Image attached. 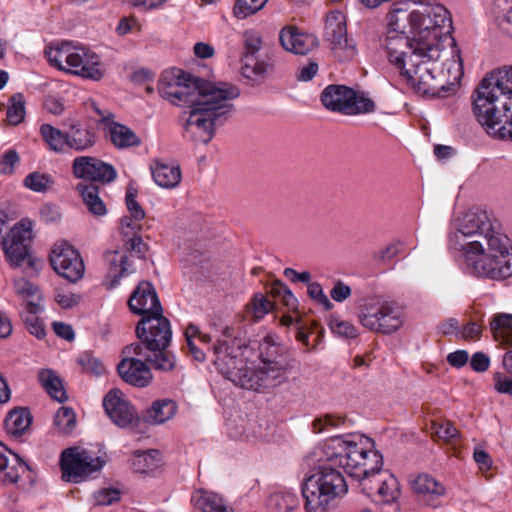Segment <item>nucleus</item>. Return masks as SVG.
Wrapping results in <instances>:
<instances>
[{"label": "nucleus", "mask_w": 512, "mask_h": 512, "mask_svg": "<svg viewBox=\"0 0 512 512\" xmlns=\"http://www.w3.org/2000/svg\"><path fill=\"white\" fill-rule=\"evenodd\" d=\"M158 92L163 99L177 106L189 107L184 130L194 142L208 144L215 135V127L228 121L236 108L232 100L240 96V89L227 82L214 83L172 68L162 73Z\"/></svg>", "instance_id": "f257e3e1"}, {"label": "nucleus", "mask_w": 512, "mask_h": 512, "mask_svg": "<svg viewBox=\"0 0 512 512\" xmlns=\"http://www.w3.org/2000/svg\"><path fill=\"white\" fill-rule=\"evenodd\" d=\"M449 244L462 251L468 272L502 281L512 276V245L501 223L487 211L468 210L456 220Z\"/></svg>", "instance_id": "f03ea898"}, {"label": "nucleus", "mask_w": 512, "mask_h": 512, "mask_svg": "<svg viewBox=\"0 0 512 512\" xmlns=\"http://www.w3.org/2000/svg\"><path fill=\"white\" fill-rule=\"evenodd\" d=\"M431 5L423 10H414L410 16L412 40L405 35L389 36L387 52L389 61L395 65L418 92L432 97H443L454 92L455 85L444 84L434 76L435 65L441 56L439 40H434V22L430 14Z\"/></svg>", "instance_id": "7ed1b4c3"}, {"label": "nucleus", "mask_w": 512, "mask_h": 512, "mask_svg": "<svg viewBox=\"0 0 512 512\" xmlns=\"http://www.w3.org/2000/svg\"><path fill=\"white\" fill-rule=\"evenodd\" d=\"M222 335L224 339L213 346V363L225 378L241 388L257 392H266L287 382L288 370L262 364L257 368L247 366L249 341L240 329L226 327Z\"/></svg>", "instance_id": "20e7f679"}, {"label": "nucleus", "mask_w": 512, "mask_h": 512, "mask_svg": "<svg viewBox=\"0 0 512 512\" xmlns=\"http://www.w3.org/2000/svg\"><path fill=\"white\" fill-rule=\"evenodd\" d=\"M473 112L485 131L512 140V66L487 74L472 95Z\"/></svg>", "instance_id": "39448f33"}, {"label": "nucleus", "mask_w": 512, "mask_h": 512, "mask_svg": "<svg viewBox=\"0 0 512 512\" xmlns=\"http://www.w3.org/2000/svg\"><path fill=\"white\" fill-rule=\"evenodd\" d=\"M137 342L122 349V360L117 365L120 377L126 383L144 388L152 379L149 365L155 370L172 372L177 367L175 355L168 350L171 339L136 335Z\"/></svg>", "instance_id": "423d86ee"}, {"label": "nucleus", "mask_w": 512, "mask_h": 512, "mask_svg": "<svg viewBox=\"0 0 512 512\" xmlns=\"http://www.w3.org/2000/svg\"><path fill=\"white\" fill-rule=\"evenodd\" d=\"M333 466L335 464L329 462L321 465L303 479L301 492L307 512H328L334 500L347 494L345 478Z\"/></svg>", "instance_id": "0eeeda50"}, {"label": "nucleus", "mask_w": 512, "mask_h": 512, "mask_svg": "<svg viewBox=\"0 0 512 512\" xmlns=\"http://www.w3.org/2000/svg\"><path fill=\"white\" fill-rule=\"evenodd\" d=\"M132 313L141 315L135 329L136 335L172 338L169 320L163 316V309L155 288L149 281H141L128 300Z\"/></svg>", "instance_id": "6e6552de"}, {"label": "nucleus", "mask_w": 512, "mask_h": 512, "mask_svg": "<svg viewBox=\"0 0 512 512\" xmlns=\"http://www.w3.org/2000/svg\"><path fill=\"white\" fill-rule=\"evenodd\" d=\"M374 443L368 437H360L359 441L345 440L342 436H333L326 440L324 453L327 462L342 467L345 472L354 478L361 462L365 460L367 452L373 448Z\"/></svg>", "instance_id": "1a4fd4ad"}, {"label": "nucleus", "mask_w": 512, "mask_h": 512, "mask_svg": "<svg viewBox=\"0 0 512 512\" xmlns=\"http://www.w3.org/2000/svg\"><path fill=\"white\" fill-rule=\"evenodd\" d=\"M323 106L332 112L354 116L375 111L374 101L346 85L331 84L321 93Z\"/></svg>", "instance_id": "9d476101"}, {"label": "nucleus", "mask_w": 512, "mask_h": 512, "mask_svg": "<svg viewBox=\"0 0 512 512\" xmlns=\"http://www.w3.org/2000/svg\"><path fill=\"white\" fill-rule=\"evenodd\" d=\"M243 48L241 74L252 86H259L273 73L274 60L269 56L266 59H258L257 53L262 48V37L254 30H246L243 33Z\"/></svg>", "instance_id": "9b49d317"}, {"label": "nucleus", "mask_w": 512, "mask_h": 512, "mask_svg": "<svg viewBox=\"0 0 512 512\" xmlns=\"http://www.w3.org/2000/svg\"><path fill=\"white\" fill-rule=\"evenodd\" d=\"M358 319L370 331L392 334L403 325V311L389 302L365 303L360 307Z\"/></svg>", "instance_id": "f8f14e48"}, {"label": "nucleus", "mask_w": 512, "mask_h": 512, "mask_svg": "<svg viewBox=\"0 0 512 512\" xmlns=\"http://www.w3.org/2000/svg\"><path fill=\"white\" fill-rule=\"evenodd\" d=\"M105 461L101 457H93L91 452L78 447H70L62 451L60 467L62 479L67 482L79 483L94 472L102 469Z\"/></svg>", "instance_id": "ddd939ff"}, {"label": "nucleus", "mask_w": 512, "mask_h": 512, "mask_svg": "<svg viewBox=\"0 0 512 512\" xmlns=\"http://www.w3.org/2000/svg\"><path fill=\"white\" fill-rule=\"evenodd\" d=\"M49 259L53 269L71 283L84 275L85 266L79 252L66 241L55 243Z\"/></svg>", "instance_id": "4468645a"}, {"label": "nucleus", "mask_w": 512, "mask_h": 512, "mask_svg": "<svg viewBox=\"0 0 512 512\" xmlns=\"http://www.w3.org/2000/svg\"><path fill=\"white\" fill-rule=\"evenodd\" d=\"M72 170L76 178L89 180L95 184L111 183L117 177V172L111 164L91 156L76 157L72 163Z\"/></svg>", "instance_id": "2eb2a0df"}, {"label": "nucleus", "mask_w": 512, "mask_h": 512, "mask_svg": "<svg viewBox=\"0 0 512 512\" xmlns=\"http://www.w3.org/2000/svg\"><path fill=\"white\" fill-rule=\"evenodd\" d=\"M64 71L94 81L104 76L98 56L84 48L71 47Z\"/></svg>", "instance_id": "dca6fc26"}, {"label": "nucleus", "mask_w": 512, "mask_h": 512, "mask_svg": "<svg viewBox=\"0 0 512 512\" xmlns=\"http://www.w3.org/2000/svg\"><path fill=\"white\" fill-rule=\"evenodd\" d=\"M103 407L110 419L120 428H127L139 421L135 408L123 398L118 389L110 390L103 399Z\"/></svg>", "instance_id": "f3484780"}, {"label": "nucleus", "mask_w": 512, "mask_h": 512, "mask_svg": "<svg viewBox=\"0 0 512 512\" xmlns=\"http://www.w3.org/2000/svg\"><path fill=\"white\" fill-rule=\"evenodd\" d=\"M31 223L20 222L9 233V239L2 242L4 253L12 267L21 265L27 256L28 242L31 239Z\"/></svg>", "instance_id": "a211bd4d"}, {"label": "nucleus", "mask_w": 512, "mask_h": 512, "mask_svg": "<svg viewBox=\"0 0 512 512\" xmlns=\"http://www.w3.org/2000/svg\"><path fill=\"white\" fill-rule=\"evenodd\" d=\"M281 46L288 52L306 55L318 47L317 37L299 32L296 27L286 26L279 34Z\"/></svg>", "instance_id": "6ab92c4d"}, {"label": "nucleus", "mask_w": 512, "mask_h": 512, "mask_svg": "<svg viewBox=\"0 0 512 512\" xmlns=\"http://www.w3.org/2000/svg\"><path fill=\"white\" fill-rule=\"evenodd\" d=\"M259 359L262 365L288 371L293 368V360L286 347L275 343L271 336H266L259 344Z\"/></svg>", "instance_id": "aec40b11"}, {"label": "nucleus", "mask_w": 512, "mask_h": 512, "mask_svg": "<svg viewBox=\"0 0 512 512\" xmlns=\"http://www.w3.org/2000/svg\"><path fill=\"white\" fill-rule=\"evenodd\" d=\"M97 142V134L93 128L84 127L80 123L71 125L66 131L67 151L84 152L90 150Z\"/></svg>", "instance_id": "412c9836"}, {"label": "nucleus", "mask_w": 512, "mask_h": 512, "mask_svg": "<svg viewBox=\"0 0 512 512\" xmlns=\"http://www.w3.org/2000/svg\"><path fill=\"white\" fill-rule=\"evenodd\" d=\"M177 411V404L171 399L155 400L143 415L146 423L160 425L173 418Z\"/></svg>", "instance_id": "4be33fe9"}, {"label": "nucleus", "mask_w": 512, "mask_h": 512, "mask_svg": "<svg viewBox=\"0 0 512 512\" xmlns=\"http://www.w3.org/2000/svg\"><path fill=\"white\" fill-rule=\"evenodd\" d=\"M410 486L414 493L434 499L445 495L444 485L427 473H421L410 479Z\"/></svg>", "instance_id": "5701e85b"}, {"label": "nucleus", "mask_w": 512, "mask_h": 512, "mask_svg": "<svg viewBox=\"0 0 512 512\" xmlns=\"http://www.w3.org/2000/svg\"><path fill=\"white\" fill-rule=\"evenodd\" d=\"M76 190L91 214L101 217L107 213L106 205L99 196V186L97 184L79 183Z\"/></svg>", "instance_id": "b1692460"}, {"label": "nucleus", "mask_w": 512, "mask_h": 512, "mask_svg": "<svg viewBox=\"0 0 512 512\" xmlns=\"http://www.w3.org/2000/svg\"><path fill=\"white\" fill-rule=\"evenodd\" d=\"M31 423L32 416L26 407L12 409L4 420L6 432L14 437L22 436Z\"/></svg>", "instance_id": "393cba45"}, {"label": "nucleus", "mask_w": 512, "mask_h": 512, "mask_svg": "<svg viewBox=\"0 0 512 512\" xmlns=\"http://www.w3.org/2000/svg\"><path fill=\"white\" fill-rule=\"evenodd\" d=\"M109 138L115 147L124 149L136 147L141 144V139L126 125L118 122L109 123Z\"/></svg>", "instance_id": "a878e982"}, {"label": "nucleus", "mask_w": 512, "mask_h": 512, "mask_svg": "<svg viewBox=\"0 0 512 512\" xmlns=\"http://www.w3.org/2000/svg\"><path fill=\"white\" fill-rule=\"evenodd\" d=\"M151 171L154 181L162 188H174L181 181L179 166L157 162L154 167H151Z\"/></svg>", "instance_id": "bb28decb"}, {"label": "nucleus", "mask_w": 512, "mask_h": 512, "mask_svg": "<svg viewBox=\"0 0 512 512\" xmlns=\"http://www.w3.org/2000/svg\"><path fill=\"white\" fill-rule=\"evenodd\" d=\"M195 506L203 512H234L216 493L199 490L192 498Z\"/></svg>", "instance_id": "cd10ccee"}, {"label": "nucleus", "mask_w": 512, "mask_h": 512, "mask_svg": "<svg viewBox=\"0 0 512 512\" xmlns=\"http://www.w3.org/2000/svg\"><path fill=\"white\" fill-rule=\"evenodd\" d=\"M347 35V23L345 15L340 11H332L327 14L324 27V40L331 43Z\"/></svg>", "instance_id": "c85d7f7f"}, {"label": "nucleus", "mask_w": 512, "mask_h": 512, "mask_svg": "<svg viewBox=\"0 0 512 512\" xmlns=\"http://www.w3.org/2000/svg\"><path fill=\"white\" fill-rule=\"evenodd\" d=\"M429 10L434 22L433 39L440 41L442 36L451 34L453 30L450 12L441 4L431 5Z\"/></svg>", "instance_id": "c756f323"}, {"label": "nucleus", "mask_w": 512, "mask_h": 512, "mask_svg": "<svg viewBox=\"0 0 512 512\" xmlns=\"http://www.w3.org/2000/svg\"><path fill=\"white\" fill-rule=\"evenodd\" d=\"M161 464V453L155 449L136 451L132 459V468L137 473L152 472L160 467Z\"/></svg>", "instance_id": "7c9ffc66"}, {"label": "nucleus", "mask_w": 512, "mask_h": 512, "mask_svg": "<svg viewBox=\"0 0 512 512\" xmlns=\"http://www.w3.org/2000/svg\"><path fill=\"white\" fill-rule=\"evenodd\" d=\"M383 457L382 455L373 450L366 453L365 460L361 462V467L358 472H354V479L358 481H364L370 477L375 478L382 474Z\"/></svg>", "instance_id": "2f4dec72"}, {"label": "nucleus", "mask_w": 512, "mask_h": 512, "mask_svg": "<svg viewBox=\"0 0 512 512\" xmlns=\"http://www.w3.org/2000/svg\"><path fill=\"white\" fill-rule=\"evenodd\" d=\"M377 494L385 503H392L400 496L399 482L393 474L384 472L378 476L376 480Z\"/></svg>", "instance_id": "473e14b6"}, {"label": "nucleus", "mask_w": 512, "mask_h": 512, "mask_svg": "<svg viewBox=\"0 0 512 512\" xmlns=\"http://www.w3.org/2000/svg\"><path fill=\"white\" fill-rule=\"evenodd\" d=\"M39 381L46 392L56 401L63 403L68 399L62 381L53 371L48 369L41 370L39 372Z\"/></svg>", "instance_id": "72a5a7b5"}, {"label": "nucleus", "mask_w": 512, "mask_h": 512, "mask_svg": "<svg viewBox=\"0 0 512 512\" xmlns=\"http://www.w3.org/2000/svg\"><path fill=\"white\" fill-rule=\"evenodd\" d=\"M40 135L51 151L55 153L67 152L66 132L44 123L40 126Z\"/></svg>", "instance_id": "f704fd0d"}, {"label": "nucleus", "mask_w": 512, "mask_h": 512, "mask_svg": "<svg viewBox=\"0 0 512 512\" xmlns=\"http://www.w3.org/2000/svg\"><path fill=\"white\" fill-rule=\"evenodd\" d=\"M104 257L110 263L109 275L114 278L113 283L130 273L131 263L126 253L110 250L104 253Z\"/></svg>", "instance_id": "c9c22d12"}, {"label": "nucleus", "mask_w": 512, "mask_h": 512, "mask_svg": "<svg viewBox=\"0 0 512 512\" xmlns=\"http://www.w3.org/2000/svg\"><path fill=\"white\" fill-rule=\"evenodd\" d=\"M405 5L406 4L399 2L392 5V8L387 15L388 27L391 29L387 37L401 35L398 30L400 28H405L406 22L410 24L411 12H408L404 7ZM387 39L388 38H386V40Z\"/></svg>", "instance_id": "e433bc0d"}, {"label": "nucleus", "mask_w": 512, "mask_h": 512, "mask_svg": "<svg viewBox=\"0 0 512 512\" xmlns=\"http://www.w3.org/2000/svg\"><path fill=\"white\" fill-rule=\"evenodd\" d=\"M329 48L339 62H350L357 54L356 43L348 35L329 43Z\"/></svg>", "instance_id": "4c0bfd02"}, {"label": "nucleus", "mask_w": 512, "mask_h": 512, "mask_svg": "<svg viewBox=\"0 0 512 512\" xmlns=\"http://www.w3.org/2000/svg\"><path fill=\"white\" fill-rule=\"evenodd\" d=\"M490 330L495 338L501 337L505 344H512V314L500 313L493 316Z\"/></svg>", "instance_id": "58836bf2"}, {"label": "nucleus", "mask_w": 512, "mask_h": 512, "mask_svg": "<svg viewBox=\"0 0 512 512\" xmlns=\"http://www.w3.org/2000/svg\"><path fill=\"white\" fill-rule=\"evenodd\" d=\"M299 504L298 497L292 492H276L270 495L268 506L274 512H289Z\"/></svg>", "instance_id": "ea45409f"}, {"label": "nucleus", "mask_w": 512, "mask_h": 512, "mask_svg": "<svg viewBox=\"0 0 512 512\" xmlns=\"http://www.w3.org/2000/svg\"><path fill=\"white\" fill-rule=\"evenodd\" d=\"M25 98L22 93H15L9 99L7 121L11 125L20 124L25 118Z\"/></svg>", "instance_id": "a19ab883"}, {"label": "nucleus", "mask_w": 512, "mask_h": 512, "mask_svg": "<svg viewBox=\"0 0 512 512\" xmlns=\"http://www.w3.org/2000/svg\"><path fill=\"white\" fill-rule=\"evenodd\" d=\"M273 304L262 293H255L251 301L246 305L247 313L251 314L254 321H258L268 314Z\"/></svg>", "instance_id": "79ce46f5"}, {"label": "nucleus", "mask_w": 512, "mask_h": 512, "mask_svg": "<svg viewBox=\"0 0 512 512\" xmlns=\"http://www.w3.org/2000/svg\"><path fill=\"white\" fill-rule=\"evenodd\" d=\"M15 293L20 296L25 303L28 300H34L39 302L43 299L42 293L37 285H34L30 281L20 278L13 282Z\"/></svg>", "instance_id": "37998d69"}, {"label": "nucleus", "mask_w": 512, "mask_h": 512, "mask_svg": "<svg viewBox=\"0 0 512 512\" xmlns=\"http://www.w3.org/2000/svg\"><path fill=\"white\" fill-rule=\"evenodd\" d=\"M54 424L62 434H69L76 426V415L70 407H60L55 414Z\"/></svg>", "instance_id": "c03bdc74"}, {"label": "nucleus", "mask_w": 512, "mask_h": 512, "mask_svg": "<svg viewBox=\"0 0 512 512\" xmlns=\"http://www.w3.org/2000/svg\"><path fill=\"white\" fill-rule=\"evenodd\" d=\"M53 184L54 180L49 174L39 172H32L24 179L25 187L39 193L46 192Z\"/></svg>", "instance_id": "a18cd8bd"}, {"label": "nucleus", "mask_w": 512, "mask_h": 512, "mask_svg": "<svg viewBox=\"0 0 512 512\" xmlns=\"http://www.w3.org/2000/svg\"><path fill=\"white\" fill-rule=\"evenodd\" d=\"M70 50L71 45L69 43H62L60 46L56 48L50 47L48 50L45 51V54L51 66L64 71L66 69L64 63H67Z\"/></svg>", "instance_id": "49530a36"}, {"label": "nucleus", "mask_w": 512, "mask_h": 512, "mask_svg": "<svg viewBox=\"0 0 512 512\" xmlns=\"http://www.w3.org/2000/svg\"><path fill=\"white\" fill-rule=\"evenodd\" d=\"M268 0H236L233 14L238 19H244L261 10Z\"/></svg>", "instance_id": "de8ad7c7"}, {"label": "nucleus", "mask_w": 512, "mask_h": 512, "mask_svg": "<svg viewBox=\"0 0 512 512\" xmlns=\"http://www.w3.org/2000/svg\"><path fill=\"white\" fill-rule=\"evenodd\" d=\"M331 331L343 338L354 339L358 337L357 328L350 322L341 320L338 316L332 315L329 319Z\"/></svg>", "instance_id": "09e8293b"}, {"label": "nucleus", "mask_w": 512, "mask_h": 512, "mask_svg": "<svg viewBox=\"0 0 512 512\" xmlns=\"http://www.w3.org/2000/svg\"><path fill=\"white\" fill-rule=\"evenodd\" d=\"M432 428L434 434L441 440L449 443L456 444L459 438V431L450 421L433 422Z\"/></svg>", "instance_id": "8fccbe9b"}, {"label": "nucleus", "mask_w": 512, "mask_h": 512, "mask_svg": "<svg viewBox=\"0 0 512 512\" xmlns=\"http://www.w3.org/2000/svg\"><path fill=\"white\" fill-rule=\"evenodd\" d=\"M77 364L85 373L99 376L105 372L103 363L88 352H84L77 358Z\"/></svg>", "instance_id": "3c124183"}, {"label": "nucleus", "mask_w": 512, "mask_h": 512, "mask_svg": "<svg viewBox=\"0 0 512 512\" xmlns=\"http://www.w3.org/2000/svg\"><path fill=\"white\" fill-rule=\"evenodd\" d=\"M138 190L133 185L129 184L126 188L125 202L130 215L136 220H142L145 218V211L136 200Z\"/></svg>", "instance_id": "603ef678"}, {"label": "nucleus", "mask_w": 512, "mask_h": 512, "mask_svg": "<svg viewBox=\"0 0 512 512\" xmlns=\"http://www.w3.org/2000/svg\"><path fill=\"white\" fill-rule=\"evenodd\" d=\"M43 310L39 302L34 300H28L27 303L24 304V311L19 313L25 327L30 325V323H34L40 318L37 316Z\"/></svg>", "instance_id": "864d4df0"}, {"label": "nucleus", "mask_w": 512, "mask_h": 512, "mask_svg": "<svg viewBox=\"0 0 512 512\" xmlns=\"http://www.w3.org/2000/svg\"><path fill=\"white\" fill-rule=\"evenodd\" d=\"M341 423H344L343 417H336L334 415L327 414L313 421V431L315 433H320L322 431L329 430L330 427H338Z\"/></svg>", "instance_id": "5fc2aeb1"}, {"label": "nucleus", "mask_w": 512, "mask_h": 512, "mask_svg": "<svg viewBox=\"0 0 512 512\" xmlns=\"http://www.w3.org/2000/svg\"><path fill=\"white\" fill-rule=\"evenodd\" d=\"M19 162V156L15 149H9L0 157V173L11 175L14 166Z\"/></svg>", "instance_id": "6e6d98bb"}, {"label": "nucleus", "mask_w": 512, "mask_h": 512, "mask_svg": "<svg viewBox=\"0 0 512 512\" xmlns=\"http://www.w3.org/2000/svg\"><path fill=\"white\" fill-rule=\"evenodd\" d=\"M126 249L135 252L139 258L144 259L149 250V246L143 242L139 234H135L126 241Z\"/></svg>", "instance_id": "4d7b16f0"}, {"label": "nucleus", "mask_w": 512, "mask_h": 512, "mask_svg": "<svg viewBox=\"0 0 512 512\" xmlns=\"http://www.w3.org/2000/svg\"><path fill=\"white\" fill-rule=\"evenodd\" d=\"M120 500V491L117 489H103L95 494V501L97 505H111Z\"/></svg>", "instance_id": "13d9d810"}, {"label": "nucleus", "mask_w": 512, "mask_h": 512, "mask_svg": "<svg viewBox=\"0 0 512 512\" xmlns=\"http://www.w3.org/2000/svg\"><path fill=\"white\" fill-rule=\"evenodd\" d=\"M19 267H23L24 272L29 275H37L39 271L43 267V261L37 257H34L27 250V256H25V260L22 261Z\"/></svg>", "instance_id": "bf43d9fd"}, {"label": "nucleus", "mask_w": 512, "mask_h": 512, "mask_svg": "<svg viewBox=\"0 0 512 512\" xmlns=\"http://www.w3.org/2000/svg\"><path fill=\"white\" fill-rule=\"evenodd\" d=\"M319 70L318 63L310 60L307 65L299 67L296 78L301 82L311 81Z\"/></svg>", "instance_id": "052dcab7"}, {"label": "nucleus", "mask_w": 512, "mask_h": 512, "mask_svg": "<svg viewBox=\"0 0 512 512\" xmlns=\"http://www.w3.org/2000/svg\"><path fill=\"white\" fill-rule=\"evenodd\" d=\"M494 388L497 392L512 396V379L507 378L503 373L496 372L493 376Z\"/></svg>", "instance_id": "680f3d73"}, {"label": "nucleus", "mask_w": 512, "mask_h": 512, "mask_svg": "<svg viewBox=\"0 0 512 512\" xmlns=\"http://www.w3.org/2000/svg\"><path fill=\"white\" fill-rule=\"evenodd\" d=\"M351 288L344 282L338 280L330 291L331 298L336 302H342L350 297Z\"/></svg>", "instance_id": "e2e57ef3"}, {"label": "nucleus", "mask_w": 512, "mask_h": 512, "mask_svg": "<svg viewBox=\"0 0 512 512\" xmlns=\"http://www.w3.org/2000/svg\"><path fill=\"white\" fill-rule=\"evenodd\" d=\"M40 217L45 223H50L58 221L61 214L56 205L44 204L40 209Z\"/></svg>", "instance_id": "0e129e2a"}, {"label": "nucleus", "mask_w": 512, "mask_h": 512, "mask_svg": "<svg viewBox=\"0 0 512 512\" xmlns=\"http://www.w3.org/2000/svg\"><path fill=\"white\" fill-rule=\"evenodd\" d=\"M490 359L483 352H477L473 354L470 366L476 372H484L489 368Z\"/></svg>", "instance_id": "69168bd1"}, {"label": "nucleus", "mask_w": 512, "mask_h": 512, "mask_svg": "<svg viewBox=\"0 0 512 512\" xmlns=\"http://www.w3.org/2000/svg\"><path fill=\"white\" fill-rule=\"evenodd\" d=\"M447 362L455 368L465 366L469 360V354L466 350H457L447 355Z\"/></svg>", "instance_id": "338daca9"}, {"label": "nucleus", "mask_w": 512, "mask_h": 512, "mask_svg": "<svg viewBox=\"0 0 512 512\" xmlns=\"http://www.w3.org/2000/svg\"><path fill=\"white\" fill-rule=\"evenodd\" d=\"M55 301L64 309L72 308L80 302V296L73 293L58 292Z\"/></svg>", "instance_id": "774afa93"}]
</instances>
